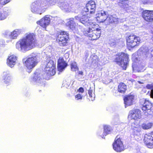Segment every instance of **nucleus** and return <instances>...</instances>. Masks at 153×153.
Returning <instances> with one entry per match:
<instances>
[{"label":"nucleus","instance_id":"nucleus-1","mask_svg":"<svg viewBox=\"0 0 153 153\" xmlns=\"http://www.w3.org/2000/svg\"><path fill=\"white\" fill-rule=\"evenodd\" d=\"M35 35L33 33H27L25 37L20 39L16 44V48L22 52L32 49L35 47Z\"/></svg>","mask_w":153,"mask_h":153},{"label":"nucleus","instance_id":"nucleus-2","mask_svg":"<svg viewBox=\"0 0 153 153\" xmlns=\"http://www.w3.org/2000/svg\"><path fill=\"white\" fill-rule=\"evenodd\" d=\"M48 2L46 1L38 0L33 2L31 6V11L33 13L41 14L48 7Z\"/></svg>","mask_w":153,"mask_h":153},{"label":"nucleus","instance_id":"nucleus-3","mask_svg":"<svg viewBox=\"0 0 153 153\" xmlns=\"http://www.w3.org/2000/svg\"><path fill=\"white\" fill-rule=\"evenodd\" d=\"M39 58L38 55L34 54L27 59H23V63L27 68V71L28 72H30L32 69L36 65L38 59Z\"/></svg>","mask_w":153,"mask_h":153},{"label":"nucleus","instance_id":"nucleus-4","mask_svg":"<svg viewBox=\"0 0 153 153\" xmlns=\"http://www.w3.org/2000/svg\"><path fill=\"white\" fill-rule=\"evenodd\" d=\"M83 33L85 35H88L93 40H96L99 38L101 34L100 30L96 27L95 24H93V26L89 27L88 29L85 30Z\"/></svg>","mask_w":153,"mask_h":153},{"label":"nucleus","instance_id":"nucleus-5","mask_svg":"<svg viewBox=\"0 0 153 153\" xmlns=\"http://www.w3.org/2000/svg\"><path fill=\"white\" fill-rule=\"evenodd\" d=\"M115 61L123 69L125 70L128 62V56L124 53H119L115 59Z\"/></svg>","mask_w":153,"mask_h":153},{"label":"nucleus","instance_id":"nucleus-6","mask_svg":"<svg viewBox=\"0 0 153 153\" xmlns=\"http://www.w3.org/2000/svg\"><path fill=\"white\" fill-rule=\"evenodd\" d=\"M49 61L45 69V71L48 77L53 76L55 74V65L53 62L49 59L47 61Z\"/></svg>","mask_w":153,"mask_h":153},{"label":"nucleus","instance_id":"nucleus-7","mask_svg":"<svg viewBox=\"0 0 153 153\" xmlns=\"http://www.w3.org/2000/svg\"><path fill=\"white\" fill-rule=\"evenodd\" d=\"M140 41V38L135 35H131L126 39L127 45L131 48L138 45Z\"/></svg>","mask_w":153,"mask_h":153},{"label":"nucleus","instance_id":"nucleus-8","mask_svg":"<svg viewBox=\"0 0 153 153\" xmlns=\"http://www.w3.org/2000/svg\"><path fill=\"white\" fill-rule=\"evenodd\" d=\"M140 102L141 103H143L142 109L144 111L145 115L148 116L150 114H151L150 109L152 107L151 102L145 99L141 100Z\"/></svg>","mask_w":153,"mask_h":153},{"label":"nucleus","instance_id":"nucleus-9","mask_svg":"<svg viewBox=\"0 0 153 153\" xmlns=\"http://www.w3.org/2000/svg\"><path fill=\"white\" fill-rule=\"evenodd\" d=\"M96 8V4L94 1H88L84 8L83 11L87 12H89L91 14L94 13Z\"/></svg>","mask_w":153,"mask_h":153},{"label":"nucleus","instance_id":"nucleus-10","mask_svg":"<svg viewBox=\"0 0 153 153\" xmlns=\"http://www.w3.org/2000/svg\"><path fill=\"white\" fill-rule=\"evenodd\" d=\"M107 12L103 10L98 12L96 14V19L99 23L103 22H105L106 23L108 18Z\"/></svg>","mask_w":153,"mask_h":153},{"label":"nucleus","instance_id":"nucleus-11","mask_svg":"<svg viewBox=\"0 0 153 153\" xmlns=\"http://www.w3.org/2000/svg\"><path fill=\"white\" fill-rule=\"evenodd\" d=\"M144 140L145 143L148 148H152L153 147V132L146 134L144 135Z\"/></svg>","mask_w":153,"mask_h":153},{"label":"nucleus","instance_id":"nucleus-12","mask_svg":"<svg viewBox=\"0 0 153 153\" xmlns=\"http://www.w3.org/2000/svg\"><path fill=\"white\" fill-rule=\"evenodd\" d=\"M113 148L114 150L118 152H120L124 150V148L122 142L119 138L115 139L113 144Z\"/></svg>","mask_w":153,"mask_h":153},{"label":"nucleus","instance_id":"nucleus-13","mask_svg":"<svg viewBox=\"0 0 153 153\" xmlns=\"http://www.w3.org/2000/svg\"><path fill=\"white\" fill-rule=\"evenodd\" d=\"M142 17L146 21L153 22V11L145 10L143 11L142 13Z\"/></svg>","mask_w":153,"mask_h":153},{"label":"nucleus","instance_id":"nucleus-14","mask_svg":"<svg viewBox=\"0 0 153 153\" xmlns=\"http://www.w3.org/2000/svg\"><path fill=\"white\" fill-rule=\"evenodd\" d=\"M131 127L133 130V134H131V137H133L135 139H138L139 132L140 131V127L139 124L136 125L134 122L132 123Z\"/></svg>","mask_w":153,"mask_h":153},{"label":"nucleus","instance_id":"nucleus-15","mask_svg":"<svg viewBox=\"0 0 153 153\" xmlns=\"http://www.w3.org/2000/svg\"><path fill=\"white\" fill-rule=\"evenodd\" d=\"M59 33L60 34L58 36L57 40L58 41L59 44L64 45L68 40V35L66 32L65 31H61Z\"/></svg>","mask_w":153,"mask_h":153},{"label":"nucleus","instance_id":"nucleus-16","mask_svg":"<svg viewBox=\"0 0 153 153\" xmlns=\"http://www.w3.org/2000/svg\"><path fill=\"white\" fill-rule=\"evenodd\" d=\"M127 0H119L118 1V5L127 12H130L132 9L131 6L128 3Z\"/></svg>","mask_w":153,"mask_h":153},{"label":"nucleus","instance_id":"nucleus-17","mask_svg":"<svg viewBox=\"0 0 153 153\" xmlns=\"http://www.w3.org/2000/svg\"><path fill=\"white\" fill-rule=\"evenodd\" d=\"M50 16L49 15L45 16L43 18L41 19L39 21L37 22L38 24L41 27L46 28L50 24Z\"/></svg>","mask_w":153,"mask_h":153},{"label":"nucleus","instance_id":"nucleus-18","mask_svg":"<svg viewBox=\"0 0 153 153\" xmlns=\"http://www.w3.org/2000/svg\"><path fill=\"white\" fill-rule=\"evenodd\" d=\"M130 116L132 119L137 120L141 117V112L139 109L132 110L130 112Z\"/></svg>","mask_w":153,"mask_h":153},{"label":"nucleus","instance_id":"nucleus-19","mask_svg":"<svg viewBox=\"0 0 153 153\" xmlns=\"http://www.w3.org/2000/svg\"><path fill=\"white\" fill-rule=\"evenodd\" d=\"M72 5L70 2H62L59 4V7L64 11L69 12L71 11Z\"/></svg>","mask_w":153,"mask_h":153},{"label":"nucleus","instance_id":"nucleus-20","mask_svg":"<svg viewBox=\"0 0 153 153\" xmlns=\"http://www.w3.org/2000/svg\"><path fill=\"white\" fill-rule=\"evenodd\" d=\"M80 22L85 26H89L91 27L93 26L94 23L89 20V18L85 15L82 16L80 19Z\"/></svg>","mask_w":153,"mask_h":153},{"label":"nucleus","instance_id":"nucleus-21","mask_svg":"<svg viewBox=\"0 0 153 153\" xmlns=\"http://www.w3.org/2000/svg\"><path fill=\"white\" fill-rule=\"evenodd\" d=\"M2 80L6 84L10 83L12 81V77L10 73L7 72H4L2 76Z\"/></svg>","mask_w":153,"mask_h":153},{"label":"nucleus","instance_id":"nucleus-22","mask_svg":"<svg viewBox=\"0 0 153 153\" xmlns=\"http://www.w3.org/2000/svg\"><path fill=\"white\" fill-rule=\"evenodd\" d=\"M17 57L14 55H11L8 57L7 60V64L8 66L13 67L16 64Z\"/></svg>","mask_w":153,"mask_h":153},{"label":"nucleus","instance_id":"nucleus-23","mask_svg":"<svg viewBox=\"0 0 153 153\" xmlns=\"http://www.w3.org/2000/svg\"><path fill=\"white\" fill-rule=\"evenodd\" d=\"M134 99V96L132 95H127L124 99L125 107L131 105L133 104Z\"/></svg>","mask_w":153,"mask_h":153},{"label":"nucleus","instance_id":"nucleus-24","mask_svg":"<svg viewBox=\"0 0 153 153\" xmlns=\"http://www.w3.org/2000/svg\"><path fill=\"white\" fill-rule=\"evenodd\" d=\"M67 64L62 58H59L58 60V69L62 72L67 66Z\"/></svg>","mask_w":153,"mask_h":153},{"label":"nucleus","instance_id":"nucleus-25","mask_svg":"<svg viewBox=\"0 0 153 153\" xmlns=\"http://www.w3.org/2000/svg\"><path fill=\"white\" fill-rule=\"evenodd\" d=\"M10 14V11L8 9L0 10V20L5 19Z\"/></svg>","mask_w":153,"mask_h":153},{"label":"nucleus","instance_id":"nucleus-26","mask_svg":"<svg viewBox=\"0 0 153 153\" xmlns=\"http://www.w3.org/2000/svg\"><path fill=\"white\" fill-rule=\"evenodd\" d=\"M21 30L19 29H16L11 32L10 38L12 39H16L18 36L21 33Z\"/></svg>","mask_w":153,"mask_h":153},{"label":"nucleus","instance_id":"nucleus-27","mask_svg":"<svg viewBox=\"0 0 153 153\" xmlns=\"http://www.w3.org/2000/svg\"><path fill=\"white\" fill-rule=\"evenodd\" d=\"M149 50L148 48L145 46H142L138 51V53L139 54H142L146 55V57L148 56Z\"/></svg>","mask_w":153,"mask_h":153},{"label":"nucleus","instance_id":"nucleus-28","mask_svg":"<svg viewBox=\"0 0 153 153\" xmlns=\"http://www.w3.org/2000/svg\"><path fill=\"white\" fill-rule=\"evenodd\" d=\"M126 89V86L124 83H120L118 85V91L119 92L124 93Z\"/></svg>","mask_w":153,"mask_h":153},{"label":"nucleus","instance_id":"nucleus-29","mask_svg":"<svg viewBox=\"0 0 153 153\" xmlns=\"http://www.w3.org/2000/svg\"><path fill=\"white\" fill-rule=\"evenodd\" d=\"M111 130V128L109 126L105 125L104 126V132L103 135H101L102 137L103 138H104V136H105L109 134Z\"/></svg>","mask_w":153,"mask_h":153},{"label":"nucleus","instance_id":"nucleus-30","mask_svg":"<svg viewBox=\"0 0 153 153\" xmlns=\"http://www.w3.org/2000/svg\"><path fill=\"white\" fill-rule=\"evenodd\" d=\"M40 76L38 74H35L33 78V81L36 82L37 83H44V79L41 78L39 77Z\"/></svg>","mask_w":153,"mask_h":153},{"label":"nucleus","instance_id":"nucleus-31","mask_svg":"<svg viewBox=\"0 0 153 153\" xmlns=\"http://www.w3.org/2000/svg\"><path fill=\"white\" fill-rule=\"evenodd\" d=\"M74 20V19L73 18L70 19L67 23V25L72 30H74L75 28V24Z\"/></svg>","mask_w":153,"mask_h":153},{"label":"nucleus","instance_id":"nucleus-32","mask_svg":"<svg viewBox=\"0 0 153 153\" xmlns=\"http://www.w3.org/2000/svg\"><path fill=\"white\" fill-rule=\"evenodd\" d=\"M107 21L106 23H107L112 22L117 23L118 21V19L113 16H108Z\"/></svg>","mask_w":153,"mask_h":153},{"label":"nucleus","instance_id":"nucleus-33","mask_svg":"<svg viewBox=\"0 0 153 153\" xmlns=\"http://www.w3.org/2000/svg\"><path fill=\"white\" fill-rule=\"evenodd\" d=\"M89 99L90 100L93 101L95 99V94L93 90H90L88 91Z\"/></svg>","mask_w":153,"mask_h":153},{"label":"nucleus","instance_id":"nucleus-34","mask_svg":"<svg viewBox=\"0 0 153 153\" xmlns=\"http://www.w3.org/2000/svg\"><path fill=\"white\" fill-rule=\"evenodd\" d=\"M71 70L73 71H76L78 70L76 63L74 62H71Z\"/></svg>","mask_w":153,"mask_h":153},{"label":"nucleus","instance_id":"nucleus-35","mask_svg":"<svg viewBox=\"0 0 153 153\" xmlns=\"http://www.w3.org/2000/svg\"><path fill=\"white\" fill-rule=\"evenodd\" d=\"M152 126V123H149L147 124H143L142 125V128L144 129H147L151 128Z\"/></svg>","mask_w":153,"mask_h":153},{"label":"nucleus","instance_id":"nucleus-36","mask_svg":"<svg viewBox=\"0 0 153 153\" xmlns=\"http://www.w3.org/2000/svg\"><path fill=\"white\" fill-rule=\"evenodd\" d=\"M10 34L11 32H10L8 30H5L2 33L3 35L5 37L7 38H10Z\"/></svg>","mask_w":153,"mask_h":153},{"label":"nucleus","instance_id":"nucleus-37","mask_svg":"<svg viewBox=\"0 0 153 153\" xmlns=\"http://www.w3.org/2000/svg\"><path fill=\"white\" fill-rule=\"evenodd\" d=\"M71 82L70 80L64 81H63V86L68 88L70 87Z\"/></svg>","mask_w":153,"mask_h":153},{"label":"nucleus","instance_id":"nucleus-38","mask_svg":"<svg viewBox=\"0 0 153 153\" xmlns=\"http://www.w3.org/2000/svg\"><path fill=\"white\" fill-rule=\"evenodd\" d=\"M142 1L144 4H153V0H142Z\"/></svg>","mask_w":153,"mask_h":153},{"label":"nucleus","instance_id":"nucleus-39","mask_svg":"<svg viewBox=\"0 0 153 153\" xmlns=\"http://www.w3.org/2000/svg\"><path fill=\"white\" fill-rule=\"evenodd\" d=\"M82 96L80 94H78L76 95L75 96V98L76 100H81L82 99Z\"/></svg>","mask_w":153,"mask_h":153},{"label":"nucleus","instance_id":"nucleus-40","mask_svg":"<svg viewBox=\"0 0 153 153\" xmlns=\"http://www.w3.org/2000/svg\"><path fill=\"white\" fill-rule=\"evenodd\" d=\"M10 1V0H0V3L1 5H4Z\"/></svg>","mask_w":153,"mask_h":153},{"label":"nucleus","instance_id":"nucleus-41","mask_svg":"<svg viewBox=\"0 0 153 153\" xmlns=\"http://www.w3.org/2000/svg\"><path fill=\"white\" fill-rule=\"evenodd\" d=\"M146 87L149 89H151V92L152 91V89H153V85H147Z\"/></svg>","mask_w":153,"mask_h":153},{"label":"nucleus","instance_id":"nucleus-42","mask_svg":"<svg viewBox=\"0 0 153 153\" xmlns=\"http://www.w3.org/2000/svg\"><path fill=\"white\" fill-rule=\"evenodd\" d=\"M78 91L79 92H81L82 93L84 91V90L83 88L82 87H80L78 90Z\"/></svg>","mask_w":153,"mask_h":153},{"label":"nucleus","instance_id":"nucleus-43","mask_svg":"<svg viewBox=\"0 0 153 153\" xmlns=\"http://www.w3.org/2000/svg\"><path fill=\"white\" fill-rule=\"evenodd\" d=\"M145 65H143L142 66H139V68L140 69V70H139V71H142V70L144 68Z\"/></svg>","mask_w":153,"mask_h":153},{"label":"nucleus","instance_id":"nucleus-44","mask_svg":"<svg viewBox=\"0 0 153 153\" xmlns=\"http://www.w3.org/2000/svg\"><path fill=\"white\" fill-rule=\"evenodd\" d=\"M69 53H65L64 55V56L66 59L68 58L69 57Z\"/></svg>","mask_w":153,"mask_h":153},{"label":"nucleus","instance_id":"nucleus-45","mask_svg":"<svg viewBox=\"0 0 153 153\" xmlns=\"http://www.w3.org/2000/svg\"><path fill=\"white\" fill-rule=\"evenodd\" d=\"M150 95L151 97L153 99V89L152 90V91L150 92Z\"/></svg>","mask_w":153,"mask_h":153},{"label":"nucleus","instance_id":"nucleus-46","mask_svg":"<svg viewBox=\"0 0 153 153\" xmlns=\"http://www.w3.org/2000/svg\"><path fill=\"white\" fill-rule=\"evenodd\" d=\"M75 18L77 20H78L80 21V18L78 16H76L75 17Z\"/></svg>","mask_w":153,"mask_h":153},{"label":"nucleus","instance_id":"nucleus-47","mask_svg":"<svg viewBox=\"0 0 153 153\" xmlns=\"http://www.w3.org/2000/svg\"><path fill=\"white\" fill-rule=\"evenodd\" d=\"M78 74L79 75H82L83 72L82 71H79L78 72Z\"/></svg>","mask_w":153,"mask_h":153},{"label":"nucleus","instance_id":"nucleus-48","mask_svg":"<svg viewBox=\"0 0 153 153\" xmlns=\"http://www.w3.org/2000/svg\"><path fill=\"white\" fill-rule=\"evenodd\" d=\"M151 54L152 55V57H151V59L153 60V51L152 52Z\"/></svg>","mask_w":153,"mask_h":153},{"label":"nucleus","instance_id":"nucleus-49","mask_svg":"<svg viewBox=\"0 0 153 153\" xmlns=\"http://www.w3.org/2000/svg\"><path fill=\"white\" fill-rule=\"evenodd\" d=\"M152 39L153 42V36H152Z\"/></svg>","mask_w":153,"mask_h":153},{"label":"nucleus","instance_id":"nucleus-50","mask_svg":"<svg viewBox=\"0 0 153 153\" xmlns=\"http://www.w3.org/2000/svg\"><path fill=\"white\" fill-rule=\"evenodd\" d=\"M139 82V83H140V82Z\"/></svg>","mask_w":153,"mask_h":153}]
</instances>
